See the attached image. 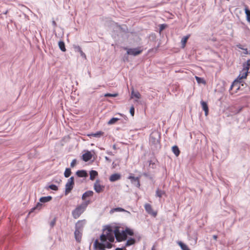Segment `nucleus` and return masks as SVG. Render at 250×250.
Instances as JSON below:
<instances>
[{
	"instance_id": "obj_40",
	"label": "nucleus",
	"mask_w": 250,
	"mask_h": 250,
	"mask_svg": "<svg viewBox=\"0 0 250 250\" xmlns=\"http://www.w3.org/2000/svg\"><path fill=\"white\" fill-rule=\"evenodd\" d=\"M166 27V25L164 24H161L160 26V31L163 30Z\"/></svg>"
},
{
	"instance_id": "obj_20",
	"label": "nucleus",
	"mask_w": 250,
	"mask_h": 250,
	"mask_svg": "<svg viewBox=\"0 0 250 250\" xmlns=\"http://www.w3.org/2000/svg\"><path fill=\"white\" fill-rule=\"evenodd\" d=\"M76 174L79 177H85L87 176V174L85 170H78L76 172Z\"/></svg>"
},
{
	"instance_id": "obj_41",
	"label": "nucleus",
	"mask_w": 250,
	"mask_h": 250,
	"mask_svg": "<svg viewBox=\"0 0 250 250\" xmlns=\"http://www.w3.org/2000/svg\"><path fill=\"white\" fill-rule=\"evenodd\" d=\"M236 46L241 49H244V48L242 47V45L240 44H237Z\"/></svg>"
},
{
	"instance_id": "obj_14",
	"label": "nucleus",
	"mask_w": 250,
	"mask_h": 250,
	"mask_svg": "<svg viewBox=\"0 0 250 250\" xmlns=\"http://www.w3.org/2000/svg\"><path fill=\"white\" fill-rule=\"evenodd\" d=\"M121 178V176L119 173H114L110 176L109 179L110 182H113L120 180Z\"/></svg>"
},
{
	"instance_id": "obj_48",
	"label": "nucleus",
	"mask_w": 250,
	"mask_h": 250,
	"mask_svg": "<svg viewBox=\"0 0 250 250\" xmlns=\"http://www.w3.org/2000/svg\"><path fill=\"white\" fill-rule=\"evenodd\" d=\"M249 54H250V50Z\"/></svg>"
},
{
	"instance_id": "obj_24",
	"label": "nucleus",
	"mask_w": 250,
	"mask_h": 250,
	"mask_svg": "<svg viewBox=\"0 0 250 250\" xmlns=\"http://www.w3.org/2000/svg\"><path fill=\"white\" fill-rule=\"evenodd\" d=\"M98 175L97 171L95 170H91L90 172V179L91 180H94L95 177Z\"/></svg>"
},
{
	"instance_id": "obj_29",
	"label": "nucleus",
	"mask_w": 250,
	"mask_h": 250,
	"mask_svg": "<svg viewBox=\"0 0 250 250\" xmlns=\"http://www.w3.org/2000/svg\"><path fill=\"white\" fill-rule=\"evenodd\" d=\"M245 11L247 15V20L250 21V10L249 9L247 6H245Z\"/></svg>"
},
{
	"instance_id": "obj_26",
	"label": "nucleus",
	"mask_w": 250,
	"mask_h": 250,
	"mask_svg": "<svg viewBox=\"0 0 250 250\" xmlns=\"http://www.w3.org/2000/svg\"><path fill=\"white\" fill-rule=\"evenodd\" d=\"M178 244L181 247L182 250H190L186 244H184L181 241L178 242Z\"/></svg>"
},
{
	"instance_id": "obj_2",
	"label": "nucleus",
	"mask_w": 250,
	"mask_h": 250,
	"mask_svg": "<svg viewBox=\"0 0 250 250\" xmlns=\"http://www.w3.org/2000/svg\"><path fill=\"white\" fill-rule=\"evenodd\" d=\"M114 234V230H112L110 227H107L104 230L103 234L100 236V240L102 242H105L106 240L113 242Z\"/></svg>"
},
{
	"instance_id": "obj_3",
	"label": "nucleus",
	"mask_w": 250,
	"mask_h": 250,
	"mask_svg": "<svg viewBox=\"0 0 250 250\" xmlns=\"http://www.w3.org/2000/svg\"><path fill=\"white\" fill-rule=\"evenodd\" d=\"M90 203L89 201H86L85 203L78 206L72 212L74 218L77 219L84 211L87 206Z\"/></svg>"
},
{
	"instance_id": "obj_38",
	"label": "nucleus",
	"mask_w": 250,
	"mask_h": 250,
	"mask_svg": "<svg viewBox=\"0 0 250 250\" xmlns=\"http://www.w3.org/2000/svg\"><path fill=\"white\" fill-rule=\"evenodd\" d=\"M130 113L132 116H134L135 113V109L133 106H132L130 108Z\"/></svg>"
},
{
	"instance_id": "obj_30",
	"label": "nucleus",
	"mask_w": 250,
	"mask_h": 250,
	"mask_svg": "<svg viewBox=\"0 0 250 250\" xmlns=\"http://www.w3.org/2000/svg\"><path fill=\"white\" fill-rule=\"evenodd\" d=\"M166 194V193L164 191L157 189L156 191V195L157 196L161 198L162 197L163 195H164Z\"/></svg>"
},
{
	"instance_id": "obj_42",
	"label": "nucleus",
	"mask_w": 250,
	"mask_h": 250,
	"mask_svg": "<svg viewBox=\"0 0 250 250\" xmlns=\"http://www.w3.org/2000/svg\"><path fill=\"white\" fill-rule=\"evenodd\" d=\"M52 24L54 26V27H55L57 26V23H56V21H52Z\"/></svg>"
},
{
	"instance_id": "obj_5",
	"label": "nucleus",
	"mask_w": 250,
	"mask_h": 250,
	"mask_svg": "<svg viewBox=\"0 0 250 250\" xmlns=\"http://www.w3.org/2000/svg\"><path fill=\"white\" fill-rule=\"evenodd\" d=\"M242 81H240L238 80H235L232 83L230 88L229 92L231 94L236 93L238 90L240 88L241 86H243L242 83Z\"/></svg>"
},
{
	"instance_id": "obj_44",
	"label": "nucleus",
	"mask_w": 250,
	"mask_h": 250,
	"mask_svg": "<svg viewBox=\"0 0 250 250\" xmlns=\"http://www.w3.org/2000/svg\"><path fill=\"white\" fill-rule=\"evenodd\" d=\"M213 239H214V240H217V235H213Z\"/></svg>"
},
{
	"instance_id": "obj_8",
	"label": "nucleus",
	"mask_w": 250,
	"mask_h": 250,
	"mask_svg": "<svg viewBox=\"0 0 250 250\" xmlns=\"http://www.w3.org/2000/svg\"><path fill=\"white\" fill-rule=\"evenodd\" d=\"M124 49L127 50L126 53L127 55L135 56L140 54L143 51V50L141 49V47L129 49L127 48H125Z\"/></svg>"
},
{
	"instance_id": "obj_11",
	"label": "nucleus",
	"mask_w": 250,
	"mask_h": 250,
	"mask_svg": "<svg viewBox=\"0 0 250 250\" xmlns=\"http://www.w3.org/2000/svg\"><path fill=\"white\" fill-rule=\"evenodd\" d=\"M144 208L146 211L153 217H155L157 215V212L153 210L152 206L149 204H146Z\"/></svg>"
},
{
	"instance_id": "obj_45",
	"label": "nucleus",
	"mask_w": 250,
	"mask_h": 250,
	"mask_svg": "<svg viewBox=\"0 0 250 250\" xmlns=\"http://www.w3.org/2000/svg\"><path fill=\"white\" fill-rule=\"evenodd\" d=\"M115 250H123V249L122 248H117L115 249Z\"/></svg>"
},
{
	"instance_id": "obj_10",
	"label": "nucleus",
	"mask_w": 250,
	"mask_h": 250,
	"mask_svg": "<svg viewBox=\"0 0 250 250\" xmlns=\"http://www.w3.org/2000/svg\"><path fill=\"white\" fill-rule=\"evenodd\" d=\"M104 186L100 184V181L97 180L94 185V189L98 193L103 192L104 189Z\"/></svg>"
},
{
	"instance_id": "obj_43",
	"label": "nucleus",
	"mask_w": 250,
	"mask_h": 250,
	"mask_svg": "<svg viewBox=\"0 0 250 250\" xmlns=\"http://www.w3.org/2000/svg\"><path fill=\"white\" fill-rule=\"evenodd\" d=\"M243 50H245V54H248L249 53L248 51V49L247 48H244Z\"/></svg>"
},
{
	"instance_id": "obj_34",
	"label": "nucleus",
	"mask_w": 250,
	"mask_h": 250,
	"mask_svg": "<svg viewBox=\"0 0 250 250\" xmlns=\"http://www.w3.org/2000/svg\"><path fill=\"white\" fill-rule=\"evenodd\" d=\"M75 48L77 49L78 51H79L80 52L81 55L82 57H84L85 58H86L85 54L83 52V51H82L81 48L79 46H76Z\"/></svg>"
},
{
	"instance_id": "obj_12",
	"label": "nucleus",
	"mask_w": 250,
	"mask_h": 250,
	"mask_svg": "<svg viewBox=\"0 0 250 250\" xmlns=\"http://www.w3.org/2000/svg\"><path fill=\"white\" fill-rule=\"evenodd\" d=\"M128 179L130 180L132 184H134L137 188H140V178L139 177H135L132 174H131L129 176Z\"/></svg>"
},
{
	"instance_id": "obj_15",
	"label": "nucleus",
	"mask_w": 250,
	"mask_h": 250,
	"mask_svg": "<svg viewBox=\"0 0 250 250\" xmlns=\"http://www.w3.org/2000/svg\"><path fill=\"white\" fill-rule=\"evenodd\" d=\"M86 223L85 220H79L76 224V229L81 230Z\"/></svg>"
},
{
	"instance_id": "obj_27",
	"label": "nucleus",
	"mask_w": 250,
	"mask_h": 250,
	"mask_svg": "<svg viewBox=\"0 0 250 250\" xmlns=\"http://www.w3.org/2000/svg\"><path fill=\"white\" fill-rule=\"evenodd\" d=\"M104 133L101 131H98L95 133H92L90 135H88L89 136H93L94 137H100L101 136L104 135Z\"/></svg>"
},
{
	"instance_id": "obj_21",
	"label": "nucleus",
	"mask_w": 250,
	"mask_h": 250,
	"mask_svg": "<svg viewBox=\"0 0 250 250\" xmlns=\"http://www.w3.org/2000/svg\"><path fill=\"white\" fill-rule=\"evenodd\" d=\"M172 151L176 157L180 155V151L177 146H174L172 147Z\"/></svg>"
},
{
	"instance_id": "obj_4",
	"label": "nucleus",
	"mask_w": 250,
	"mask_h": 250,
	"mask_svg": "<svg viewBox=\"0 0 250 250\" xmlns=\"http://www.w3.org/2000/svg\"><path fill=\"white\" fill-rule=\"evenodd\" d=\"M250 60H249L246 65H244V68L243 70L240 72L239 75L238 76L237 80L240 81H242V80L246 79L248 76V71L250 69Z\"/></svg>"
},
{
	"instance_id": "obj_25",
	"label": "nucleus",
	"mask_w": 250,
	"mask_h": 250,
	"mask_svg": "<svg viewBox=\"0 0 250 250\" xmlns=\"http://www.w3.org/2000/svg\"><path fill=\"white\" fill-rule=\"evenodd\" d=\"M52 199V197L50 196L46 197H41L40 199V202L42 203H46L50 201Z\"/></svg>"
},
{
	"instance_id": "obj_31",
	"label": "nucleus",
	"mask_w": 250,
	"mask_h": 250,
	"mask_svg": "<svg viewBox=\"0 0 250 250\" xmlns=\"http://www.w3.org/2000/svg\"><path fill=\"white\" fill-rule=\"evenodd\" d=\"M195 78L198 83L206 84V82L203 78H201L198 76H195Z\"/></svg>"
},
{
	"instance_id": "obj_37",
	"label": "nucleus",
	"mask_w": 250,
	"mask_h": 250,
	"mask_svg": "<svg viewBox=\"0 0 250 250\" xmlns=\"http://www.w3.org/2000/svg\"><path fill=\"white\" fill-rule=\"evenodd\" d=\"M49 188H50L52 190H58V187L55 185H51L49 186Z\"/></svg>"
},
{
	"instance_id": "obj_22",
	"label": "nucleus",
	"mask_w": 250,
	"mask_h": 250,
	"mask_svg": "<svg viewBox=\"0 0 250 250\" xmlns=\"http://www.w3.org/2000/svg\"><path fill=\"white\" fill-rule=\"evenodd\" d=\"M136 98L139 99L141 98V95L138 91H134L133 90L131 92V98Z\"/></svg>"
},
{
	"instance_id": "obj_17",
	"label": "nucleus",
	"mask_w": 250,
	"mask_h": 250,
	"mask_svg": "<svg viewBox=\"0 0 250 250\" xmlns=\"http://www.w3.org/2000/svg\"><path fill=\"white\" fill-rule=\"evenodd\" d=\"M93 195V192L91 190H88L84 192L82 196V199L85 200L87 197H91Z\"/></svg>"
},
{
	"instance_id": "obj_6",
	"label": "nucleus",
	"mask_w": 250,
	"mask_h": 250,
	"mask_svg": "<svg viewBox=\"0 0 250 250\" xmlns=\"http://www.w3.org/2000/svg\"><path fill=\"white\" fill-rule=\"evenodd\" d=\"M100 243L98 240H96L94 243V246L96 249L103 250L104 248L110 249L112 247V244L110 242H105V243Z\"/></svg>"
},
{
	"instance_id": "obj_35",
	"label": "nucleus",
	"mask_w": 250,
	"mask_h": 250,
	"mask_svg": "<svg viewBox=\"0 0 250 250\" xmlns=\"http://www.w3.org/2000/svg\"><path fill=\"white\" fill-rule=\"evenodd\" d=\"M125 211V209L121 208H113L111 210L110 212H114L115 211Z\"/></svg>"
},
{
	"instance_id": "obj_39",
	"label": "nucleus",
	"mask_w": 250,
	"mask_h": 250,
	"mask_svg": "<svg viewBox=\"0 0 250 250\" xmlns=\"http://www.w3.org/2000/svg\"><path fill=\"white\" fill-rule=\"evenodd\" d=\"M76 159L73 160L70 164L71 167H74L76 164Z\"/></svg>"
},
{
	"instance_id": "obj_36",
	"label": "nucleus",
	"mask_w": 250,
	"mask_h": 250,
	"mask_svg": "<svg viewBox=\"0 0 250 250\" xmlns=\"http://www.w3.org/2000/svg\"><path fill=\"white\" fill-rule=\"evenodd\" d=\"M118 96V94L116 93L114 94L106 93L104 94V97H116Z\"/></svg>"
},
{
	"instance_id": "obj_16",
	"label": "nucleus",
	"mask_w": 250,
	"mask_h": 250,
	"mask_svg": "<svg viewBox=\"0 0 250 250\" xmlns=\"http://www.w3.org/2000/svg\"><path fill=\"white\" fill-rule=\"evenodd\" d=\"M201 104L202 105L203 110L205 111V115L207 116L208 113V108L207 103L202 101L201 102Z\"/></svg>"
},
{
	"instance_id": "obj_23",
	"label": "nucleus",
	"mask_w": 250,
	"mask_h": 250,
	"mask_svg": "<svg viewBox=\"0 0 250 250\" xmlns=\"http://www.w3.org/2000/svg\"><path fill=\"white\" fill-rule=\"evenodd\" d=\"M135 243V240L134 238H130L126 242L125 244V247H129L131 245L134 244Z\"/></svg>"
},
{
	"instance_id": "obj_9",
	"label": "nucleus",
	"mask_w": 250,
	"mask_h": 250,
	"mask_svg": "<svg viewBox=\"0 0 250 250\" xmlns=\"http://www.w3.org/2000/svg\"><path fill=\"white\" fill-rule=\"evenodd\" d=\"M150 142L154 145H159L160 144V135L158 133H152L150 137Z\"/></svg>"
},
{
	"instance_id": "obj_47",
	"label": "nucleus",
	"mask_w": 250,
	"mask_h": 250,
	"mask_svg": "<svg viewBox=\"0 0 250 250\" xmlns=\"http://www.w3.org/2000/svg\"><path fill=\"white\" fill-rule=\"evenodd\" d=\"M7 13V11L5 12V14H6Z\"/></svg>"
},
{
	"instance_id": "obj_18",
	"label": "nucleus",
	"mask_w": 250,
	"mask_h": 250,
	"mask_svg": "<svg viewBox=\"0 0 250 250\" xmlns=\"http://www.w3.org/2000/svg\"><path fill=\"white\" fill-rule=\"evenodd\" d=\"M190 37V35H187L183 37L181 40V44H182V48H184L186 46V43L189 38Z\"/></svg>"
},
{
	"instance_id": "obj_33",
	"label": "nucleus",
	"mask_w": 250,
	"mask_h": 250,
	"mask_svg": "<svg viewBox=\"0 0 250 250\" xmlns=\"http://www.w3.org/2000/svg\"><path fill=\"white\" fill-rule=\"evenodd\" d=\"M71 174V169L69 168H66L64 173V176L66 178L69 177L70 176Z\"/></svg>"
},
{
	"instance_id": "obj_1",
	"label": "nucleus",
	"mask_w": 250,
	"mask_h": 250,
	"mask_svg": "<svg viewBox=\"0 0 250 250\" xmlns=\"http://www.w3.org/2000/svg\"><path fill=\"white\" fill-rule=\"evenodd\" d=\"M114 234L118 242H122L126 239L127 235L133 236L134 232L132 229L128 228H126L125 230L120 231L119 228L116 227L114 229Z\"/></svg>"
},
{
	"instance_id": "obj_19",
	"label": "nucleus",
	"mask_w": 250,
	"mask_h": 250,
	"mask_svg": "<svg viewBox=\"0 0 250 250\" xmlns=\"http://www.w3.org/2000/svg\"><path fill=\"white\" fill-rule=\"evenodd\" d=\"M75 238L78 242H80L81 239V233L80 230L76 229L74 232Z\"/></svg>"
},
{
	"instance_id": "obj_32",
	"label": "nucleus",
	"mask_w": 250,
	"mask_h": 250,
	"mask_svg": "<svg viewBox=\"0 0 250 250\" xmlns=\"http://www.w3.org/2000/svg\"><path fill=\"white\" fill-rule=\"evenodd\" d=\"M119 120V118H112L108 122V125L114 124Z\"/></svg>"
},
{
	"instance_id": "obj_7",
	"label": "nucleus",
	"mask_w": 250,
	"mask_h": 250,
	"mask_svg": "<svg viewBox=\"0 0 250 250\" xmlns=\"http://www.w3.org/2000/svg\"><path fill=\"white\" fill-rule=\"evenodd\" d=\"M74 186V179L73 177H70L65 185V194L67 195L71 192Z\"/></svg>"
},
{
	"instance_id": "obj_13",
	"label": "nucleus",
	"mask_w": 250,
	"mask_h": 250,
	"mask_svg": "<svg viewBox=\"0 0 250 250\" xmlns=\"http://www.w3.org/2000/svg\"><path fill=\"white\" fill-rule=\"evenodd\" d=\"M92 155L91 153L89 151H87L86 152L83 154L82 156V159L84 162H87L89 161L92 158Z\"/></svg>"
},
{
	"instance_id": "obj_28",
	"label": "nucleus",
	"mask_w": 250,
	"mask_h": 250,
	"mask_svg": "<svg viewBox=\"0 0 250 250\" xmlns=\"http://www.w3.org/2000/svg\"><path fill=\"white\" fill-rule=\"evenodd\" d=\"M59 48H60V49L63 51V52H64L66 51V49H65V44H64V43L62 41H60L59 42Z\"/></svg>"
},
{
	"instance_id": "obj_46",
	"label": "nucleus",
	"mask_w": 250,
	"mask_h": 250,
	"mask_svg": "<svg viewBox=\"0 0 250 250\" xmlns=\"http://www.w3.org/2000/svg\"><path fill=\"white\" fill-rule=\"evenodd\" d=\"M155 250V248L153 246L152 248V250Z\"/></svg>"
}]
</instances>
